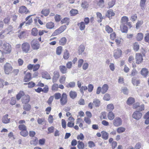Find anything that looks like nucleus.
Masks as SVG:
<instances>
[{
  "mask_svg": "<svg viewBox=\"0 0 149 149\" xmlns=\"http://www.w3.org/2000/svg\"><path fill=\"white\" fill-rule=\"evenodd\" d=\"M66 42V38L65 37H63L59 40V44L61 45H64L65 44Z\"/></svg>",
  "mask_w": 149,
  "mask_h": 149,
  "instance_id": "b1692460",
  "label": "nucleus"
},
{
  "mask_svg": "<svg viewBox=\"0 0 149 149\" xmlns=\"http://www.w3.org/2000/svg\"><path fill=\"white\" fill-rule=\"evenodd\" d=\"M102 138L104 140H107L108 138V134L105 131H102L101 132Z\"/></svg>",
  "mask_w": 149,
  "mask_h": 149,
  "instance_id": "5701e85b",
  "label": "nucleus"
},
{
  "mask_svg": "<svg viewBox=\"0 0 149 149\" xmlns=\"http://www.w3.org/2000/svg\"><path fill=\"white\" fill-rule=\"evenodd\" d=\"M85 47L83 45H81L78 48L79 53L81 54L85 50Z\"/></svg>",
  "mask_w": 149,
  "mask_h": 149,
  "instance_id": "2f4dec72",
  "label": "nucleus"
},
{
  "mask_svg": "<svg viewBox=\"0 0 149 149\" xmlns=\"http://www.w3.org/2000/svg\"><path fill=\"white\" fill-rule=\"evenodd\" d=\"M98 5L101 8H102L104 6V0H99L98 2Z\"/></svg>",
  "mask_w": 149,
  "mask_h": 149,
  "instance_id": "bf43d9fd",
  "label": "nucleus"
},
{
  "mask_svg": "<svg viewBox=\"0 0 149 149\" xmlns=\"http://www.w3.org/2000/svg\"><path fill=\"white\" fill-rule=\"evenodd\" d=\"M22 51L24 53H28L30 49V45L27 42L23 43L21 45Z\"/></svg>",
  "mask_w": 149,
  "mask_h": 149,
  "instance_id": "7ed1b4c3",
  "label": "nucleus"
},
{
  "mask_svg": "<svg viewBox=\"0 0 149 149\" xmlns=\"http://www.w3.org/2000/svg\"><path fill=\"white\" fill-rule=\"evenodd\" d=\"M85 23L83 22H82L79 24L78 26L81 30L82 31L85 28Z\"/></svg>",
  "mask_w": 149,
  "mask_h": 149,
  "instance_id": "79ce46f5",
  "label": "nucleus"
},
{
  "mask_svg": "<svg viewBox=\"0 0 149 149\" xmlns=\"http://www.w3.org/2000/svg\"><path fill=\"white\" fill-rule=\"evenodd\" d=\"M93 104L96 107H99L100 104V101L99 100L95 99L93 100Z\"/></svg>",
  "mask_w": 149,
  "mask_h": 149,
  "instance_id": "58836bf2",
  "label": "nucleus"
},
{
  "mask_svg": "<svg viewBox=\"0 0 149 149\" xmlns=\"http://www.w3.org/2000/svg\"><path fill=\"white\" fill-rule=\"evenodd\" d=\"M37 142L38 139L36 138L31 141H30V143L31 145H33L34 146H36L37 143Z\"/></svg>",
  "mask_w": 149,
  "mask_h": 149,
  "instance_id": "0e129e2a",
  "label": "nucleus"
},
{
  "mask_svg": "<svg viewBox=\"0 0 149 149\" xmlns=\"http://www.w3.org/2000/svg\"><path fill=\"white\" fill-rule=\"evenodd\" d=\"M61 33L58 29L55 30L54 31L53 33L51 36H55L58 35Z\"/></svg>",
  "mask_w": 149,
  "mask_h": 149,
  "instance_id": "052dcab7",
  "label": "nucleus"
},
{
  "mask_svg": "<svg viewBox=\"0 0 149 149\" xmlns=\"http://www.w3.org/2000/svg\"><path fill=\"white\" fill-rule=\"evenodd\" d=\"M122 54V51L120 49H117L114 51L113 56L115 58H120Z\"/></svg>",
  "mask_w": 149,
  "mask_h": 149,
  "instance_id": "39448f33",
  "label": "nucleus"
},
{
  "mask_svg": "<svg viewBox=\"0 0 149 149\" xmlns=\"http://www.w3.org/2000/svg\"><path fill=\"white\" fill-rule=\"evenodd\" d=\"M132 82L134 85L136 86H137L140 84L139 80L135 77H133L132 78Z\"/></svg>",
  "mask_w": 149,
  "mask_h": 149,
  "instance_id": "a211bd4d",
  "label": "nucleus"
},
{
  "mask_svg": "<svg viewBox=\"0 0 149 149\" xmlns=\"http://www.w3.org/2000/svg\"><path fill=\"white\" fill-rule=\"evenodd\" d=\"M18 127L19 129L21 131L26 130L27 129L26 126L24 124L19 125Z\"/></svg>",
  "mask_w": 149,
  "mask_h": 149,
  "instance_id": "8fccbe9b",
  "label": "nucleus"
},
{
  "mask_svg": "<svg viewBox=\"0 0 149 149\" xmlns=\"http://www.w3.org/2000/svg\"><path fill=\"white\" fill-rule=\"evenodd\" d=\"M58 85L56 83L54 84L52 86V90L53 91H58Z\"/></svg>",
  "mask_w": 149,
  "mask_h": 149,
  "instance_id": "4c0bfd02",
  "label": "nucleus"
},
{
  "mask_svg": "<svg viewBox=\"0 0 149 149\" xmlns=\"http://www.w3.org/2000/svg\"><path fill=\"white\" fill-rule=\"evenodd\" d=\"M4 70L5 73L8 74L12 72L13 68L10 63H7L4 66Z\"/></svg>",
  "mask_w": 149,
  "mask_h": 149,
  "instance_id": "f03ea898",
  "label": "nucleus"
},
{
  "mask_svg": "<svg viewBox=\"0 0 149 149\" xmlns=\"http://www.w3.org/2000/svg\"><path fill=\"white\" fill-rule=\"evenodd\" d=\"M70 96L72 99L75 98L77 96V93L73 91H71L69 93Z\"/></svg>",
  "mask_w": 149,
  "mask_h": 149,
  "instance_id": "7c9ffc66",
  "label": "nucleus"
},
{
  "mask_svg": "<svg viewBox=\"0 0 149 149\" xmlns=\"http://www.w3.org/2000/svg\"><path fill=\"white\" fill-rule=\"evenodd\" d=\"M110 96L109 95L108 93L105 94L103 97L104 100L106 101H109L110 100Z\"/></svg>",
  "mask_w": 149,
  "mask_h": 149,
  "instance_id": "338daca9",
  "label": "nucleus"
},
{
  "mask_svg": "<svg viewBox=\"0 0 149 149\" xmlns=\"http://www.w3.org/2000/svg\"><path fill=\"white\" fill-rule=\"evenodd\" d=\"M24 84L26 85L28 84V87L29 88H32L35 85V84L32 81L30 82L29 83H24Z\"/></svg>",
  "mask_w": 149,
  "mask_h": 149,
  "instance_id": "5fc2aeb1",
  "label": "nucleus"
},
{
  "mask_svg": "<svg viewBox=\"0 0 149 149\" xmlns=\"http://www.w3.org/2000/svg\"><path fill=\"white\" fill-rule=\"evenodd\" d=\"M108 117L109 120H112L114 118V115L112 111L109 112L108 114Z\"/></svg>",
  "mask_w": 149,
  "mask_h": 149,
  "instance_id": "37998d69",
  "label": "nucleus"
},
{
  "mask_svg": "<svg viewBox=\"0 0 149 149\" xmlns=\"http://www.w3.org/2000/svg\"><path fill=\"white\" fill-rule=\"evenodd\" d=\"M143 34L142 33H139L137 35L136 39L138 41H141L143 38Z\"/></svg>",
  "mask_w": 149,
  "mask_h": 149,
  "instance_id": "f704fd0d",
  "label": "nucleus"
},
{
  "mask_svg": "<svg viewBox=\"0 0 149 149\" xmlns=\"http://www.w3.org/2000/svg\"><path fill=\"white\" fill-rule=\"evenodd\" d=\"M24 95V93L23 91H21L19 93L16 95V98L17 100H20L21 97Z\"/></svg>",
  "mask_w": 149,
  "mask_h": 149,
  "instance_id": "49530a36",
  "label": "nucleus"
},
{
  "mask_svg": "<svg viewBox=\"0 0 149 149\" xmlns=\"http://www.w3.org/2000/svg\"><path fill=\"white\" fill-rule=\"evenodd\" d=\"M66 28V26L65 25L61 26L58 29L61 33L63 32Z\"/></svg>",
  "mask_w": 149,
  "mask_h": 149,
  "instance_id": "69168bd1",
  "label": "nucleus"
},
{
  "mask_svg": "<svg viewBox=\"0 0 149 149\" xmlns=\"http://www.w3.org/2000/svg\"><path fill=\"white\" fill-rule=\"evenodd\" d=\"M3 51L0 50V62H3L5 59L4 56V54L10 53L11 50V45L9 43H4L2 47Z\"/></svg>",
  "mask_w": 149,
  "mask_h": 149,
  "instance_id": "f257e3e1",
  "label": "nucleus"
},
{
  "mask_svg": "<svg viewBox=\"0 0 149 149\" xmlns=\"http://www.w3.org/2000/svg\"><path fill=\"white\" fill-rule=\"evenodd\" d=\"M134 101V99L133 98L130 97L128 99L127 101V103L129 105H130L133 104Z\"/></svg>",
  "mask_w": 149,
  "mask_h": 149,
  "instance_id": "c756f323",
  "label": "nucleus"
},
{
  "mask_svg": "<svg viewBox=\"0 0 149 149\" xmlns=\"http://www.w3.org/2000/svg\"><path fill=\"white\" fill-rule=\"evenodd\" d=\"M114 108V106L112 104H110L107 105V110L109 112L112 111Z\"/></svg>",
  "mask_w": 149,
  "mask_h": 149,
  "instance_id": "473e14b6",
  "label": "nucleus"
},
{
  "mask_svg": "<svg viewBox=\"0 0 149 149\" xmlns=\"http://www.w3.org/2000/svg\"><path fill=\"white\" fill-rule=\"evenodd\" d=\"M109 88V86L107 84H104L101 88V93L102 94H104L106 93Z\"/></svg>",
  "mask_w": 149,
  "mask_h": 149,
  "instance_id": "dca6fc26",
  "label": "nucleus"
},
{
  "mask_svg": "<svg viewBox=\"0 0 149 149\" xmlns=\"http://www.w3.org/2000/svg\"><path fill=\"white\" fill-rule=\"evenodd\" d=\"M148 70L144 68L142 69L141 71V74L144 77H146L148 75Z\"/></svg>",
  "mask_w": 149,
  "mask_h": 149,
  "instance_id": "4be33fe9",
  "label": "nucleus"
},
{
  "mask_svg": "<svg viewBox=\"0 0 149 149\" xmlns=\"http://www.w3.org/2000/svg\"><path fill=\"white\" fill-rule=\"evenodd\" d=\"M31 15L28 16L26 18V20L28 21L26 22V24L27 25H29L32 22V18L31 17Z\"/></svg>",
  "mask_w": 149,
  "mask_h": 149,
  "instance_id": "c9c22d12",
  "label": "nucleus"
},
{
  "mask_svg": "<svg viewBox=\"0 0 149 149\" xmlns=\"http://www.w3.org/2000/svg\"><path fill=\"white\" fill-rule=\"evenodd\" d=\"M143 118L146 119L145 123L146 125L149 124V111L146 113L143 116Z\"/></svg>",
  "mask_w": 149,
  "mask_h": 149,
  "instance_id": "f3484780",
  "label": "nucleus"
},
{
  "mask_svg": "<svg viewBox=\"0 0 149 149\" xmlns=\"http://www.w3.org/2000/svg\"><path fill=\"white\" fill-rule=\"evenodd\" d=\"M30 97L28 95H25L22 99L23 103L26 104L28 103L30 101Z\"/></svg>",
  "mask_w": 149,
  "mask_h": 149,
  "instance_id": "ddd939ff",
  "label": "nucleus"
},
{
  "mask_svg": "<svg viewBox=\"0 0 149 149\" xmlns=\"http://www.w3.org/2000/svg\"><path fill=\"white\" fill-rule=\"evenodd\" d=\"M105 30L109 33H111L113 31V29L109 26H106L105 27Z\"/></svg>",
  "mask_w": 149,
  "mask_h": 149,
  "instance_id": "603ef678",
  "label": "nucleus"
},
{
  "mask_svg": "<svg viewBox=\"0 0 149 149\" xmlns=\"http://www.w3.org/2000/svg\"><path fill=\"white\" fill-rule=\"evenodd\" d=\"M12 30V27L11 26H9L7 28L5 29V30L3 31H4V33L6 32V34H10Z\"/></svg>",
  "mask_w": 149,
  "mask_h": 149,
  "instance_id": "c85d7f7f",
  "label": "nucleus"
},
{
  "mask_svg": "<svg viewBox=\"0 0 149 149\" xmlns=\"http://www.w3.org/2000/svg\"><path fill=\"white\" fill-rule=\"evenodd\" d=\"M59 69L60 72L63 74L66 73L67 72V68L65 66L61 65L59 67Z\"/></svg>",
  "mask_w": 149,
  "mask_h": 149,
  "instance_id": "9b49d317",
  "label": "nucleus"
},
{
  "mask_svg": "<svg viewBox=\"0 0 149 149\" xmlns=\"http://www.w3.org/2000/svg\"><path fill=\"white\" fill-rule=\"evenodd\" d=\"M136 63L139 64L142 62L143 60V56L140 53H136Z\"/></svg>",
  "mask_w": 149,
  "mask_h": 149,
  "instance_id": "423d86ee",
  "label": "nucleus"
},
{
  "mask_svg": "<svg viewBox=\"0 0 149 149\" xmlns=\"http://www.w3.org/2000/svg\"><path fill=\"white\" fill-rule=\"evenodd\" d=\"M106 15L107 17H110L114 16L115 15V13L112 10L110 9L107 11Z\"/></svg>",
  "mask_w": 149,
  "mask_h": 149,
  "instance_id": "bb28decb",
  "label": "nucleus"
},
{
  "mask_svg": "<svg viewBox=\"0 0 149 149\" xmlns=\"http://www.w3.org/2000/svg\"><path fill=\"white\" fill-rule=\"evenodd\" d=\"M115 4V1L114 0H111L109 1L108 3V8H110L112 7Z\"/></svg>",
  "mask_w": 149,
  "mask_h": 149,
  "instance_id": "3c124183",
  "label": "nucleus"
},
{
  "mask_svg": "<svg viewBox=\"0 0 149 149\" xmlns=\"http://www.w3.org/2000/svg\"><path fill=\"white\" fill-rule=\"evenodd\" d=\"M66 79L65 75H62L61 76L59 79V81L60 83L63 84L65 83Z\"/></svg>",
  "mask_w": 149,
  "mask_h": 149,
  "instance_id": "a19ab883",
  "label": "nucleus"
},
{
  "mask_svg": "<svg viewBox=\"0 0 149 149\" xmlns=\"http://www.w3.org/2000/svg\"><path fill=\"white\" fill-rule=\"evenodd\" d=\"M60 103L62 105H64L66 104L68 102L67 96L66 94L63 93L60 100Z\"/></svg>",
  "mask_w": 149,
  "mask_h": 149,
  "instance_id": "20e7f679",
  "label": "nucleus"
},
{
  "mask_svg": "<svg viewBox=\"0 0 149 149\" xmlns=\"http://www.w3.org/2000/svg\"><path fill=\"white\" fill-rule=\"evenodd\" d=\"M139 44L137 42H135L134 45V50L137 51L139 49Z\"/></svg>",
  "mask_w": 149,
  "mask_h": 149,
  "instance_id": "e2e57ef3",
  "label": "nucleus"
},
{
  "mask_svg": "<svg viewBox=\"0 0 149 149\" xmlns=\"http://www.w3.org/2000/svg\"><path fill=\"white\" fill-rule=\"evenodd\" d=\"M59 76L60 75L59 72H56L55 73L52 78L53 82H56L58 79Z\"/></svg>",
  "mask_w": 149,
  "mask_h": 149,
  "instance_id": "6ab92c4d",
  "label": "nucleus"
},
{
  "mask_svg": "<svg viewBox=\"0 0 149 149\" xmlns=\"http://www.w3.org/2000/svg\"><path fill=\"white\" fill-rule=\"evenodd\" d=\"M77 147L79 149H84V143L80 141H78Z\"/></svg>",
  "mask_w": 149,
  "mask_h": 149,
  "instance_id": "a878e982",
  "label": "nucleus"
},
{
  "mask_svg": "<svg viewBox=\"0 0 149 149\" xmlns=\"http://www.w3.org/2000/svg\"><path fill=\"white\" fill-rule=\"evenodd\" d=\"M113 125L116 127L120 126L122 124V120L119 117H116L113 120Z\"/></svg>",
  "mask_w": 149,
  "mask_h": 149,
  "instance_id": "0eeeda50",
  "label": "nucleus"
},
{
  "mask_svg": "<svg viewBox=\"0 0 149 149\" xmlns=\"http://www.w3.org/2000/svg\"><path fill=\"white\" fill-rule=\"evenodd\" d=\"M42 77L47 79H50L51 78L49 74L47 72H45L42 74Z\"/></svg>",
  "mask_w": 149,
  "mask_h": 149,
  "instance_id": "ea45409f",
  "label": "nucleus"
},
{
  "mask_svg": "<svg viewBox=\"0 0 149 149\" xmlns=\"http://www.w3.org/2000/svg\"><path fill=\"white\" fill-rule=\"evenodd\" d=\"M75 83L74 82L72 81L69 82L66 86L67 88H73L75 87Z\"/></svg>",
  "mask_w": 149,
  "mask_h": 149,
  "instance_id": "de8ad7c7",
  "label": "nucleus"
},
{
  "mask_svg": "<svg viewBox=\"0 0 149 149\" xmlns=\"http://www.w3.org/2000/svg\"><path fill=\"white\" fill-rule=\"evenodd\" d=\"M146 0H140V5L141 8L142 10H144L146 6Z\"/></svg>",
  "mask_w": 149,
  "mask_h": 149,
  "instance_id": "aec40b11",
  "label": "nucleus"
},
{
  "mask_svg": "<svg viewBox=\"0 0 149 149\" xmlns=\"http://www.w3.org/2000/svg\"><path fill=\"white\" fill-rule=\"evenodd\" d=\"M62 47L61 46L58 47L56 49V53L58 55H60L62 52Z\"/></svg>",
  "mask_w": 149,
  "mask_h": 149,
  "instance_id": "09e8293b",
  "label": "nucleus"
},
{
  "mask_svg": "<svg viewBox=\"0 0 149 149\" xmlns=\"http://www.w3.org/2000/svg\"><path fill=\"white\" fill-rule=\"evenodd\" d=\"M23 109L26 111H29L31 109V106L29 104H25L23 106Z\"/></svg>",
  "mask_w": 149,
  "mask_h": 149,
  "instance_id": "a18cd8bd",
  "label": "nucleus"
},
{
  "mask_svg": "<svg viewBox=\"0 0 149 149\" xmlns=\"http://www.w3.org/2000/svg\"><path fill=\"white\" fill-rule=\"evenodd\" d=\"M125 130V128L123 127H118L116 130L118 133H121L124 132Z\"/></svg>",
  "mask_w": 149,
  "mask_h": 149,
  "instance_id": "c03bdc74",
  "label": "nucleus"
},
{
  "mask_svg": "<svg viewBox=\"0 0 149 149\" xmlns=\"http://www.w3.org/2000/svg\"><path fill=\"white\" fill-rule=\"evenodd\" d=\"M46 27L49 29H52L54 27V23L52 22L47 23L46 25Z\"/></svg>",
  "mask_w": 149,
  "mask_h": 149,
  "instance_id": "412c9836",
  "label": "nucleus"
},
{
  "mask_svg": "<svg viewBox=\"0 0 149 149\" xmlns=\"http://www.w3.org/2000/svg\"><path fill=\"white\" fill-rule=\"evenodd\" d=\"M120 30L122 32L127 33L128 31V28L125 24H121Z\"/></svg>",
  "mask_w": 149,
  "mask_h": 149,
  "instance_id": "4468645a",
  "label": "nucleus"
},
{
  "mask_svg": "<svg viewBox=\"0 0 149 149\" xmlns=\"http://www.w3.org/2000/svg\"><path fill=\"white\" fill-rule=\"evenodd\" d=\"M26 35V33L24 31L21 32L18 35V37L20 38H22L24 37Z\"/></svg>",
  "mask_w": 149,
  "mask_h": 149,
  "instance_id": "13d9d810",
  "label": "nucleus"
},
{
  "mask_svg": "<svg viewBox=\"0 0 149 149\" xmlns=\"http://www.w3.org/2000/svg\"><path fill=\"white\" fill-rule=\"evenodd\" d=\"M55 99L56 100L59 99L61 97V95L60 93H56L54 95Z\"/></svg>",
  "mask_w": 149,
  "mask_h": 149,
  "instance_id": "774afa93",
  "label": "nucleus"
},
{
  "mask_svg": "<svg viewBox=\"0 0 149 149\" xmlns=\"http://www.w3.org/2000/svg\"><path fill=\"white\" fill-rule=\"evenodd\" d=\"M38 33V31L36 28H33L31 30V33L32 35L33 36H36L37 35Z\"/></svg>",
  "mask_w": 149,
  "mask_h": 149,
  "instance_id": "e433bc0d",
  "label": "nucleus"
},
{
  "mask_svg": "<svg viewBox=\"0 0 149 149\" xmlns=\"http://www.w3.org/2000/svg\"><path fill=\"white\" fill-rule=\"evenodd\" d=\"M121 92L124 94H127L128 93V89L125 87H123L122 88Z\"/></svg>",
  "mask_w": 149,
  "mask_h": 149,
  "instance_id": "4d7b16f0",
  "label": "nucleus"
},
{
  "mask_svg": "<svg viewBox=\"0 0 149 149\" xmlns=\"http://www.w3.org/2000/svg\"><path fill=\"white\" fill-rule=\"evenodd\" d=\"M31 44L32 48L34 49H38L39 48L40 44L37 40H33L31 42Z\"/></svg>",
  "mask_w": 149,
  "mask_h": 149,
  "instance_id": "6e6552de",
  "label": "nucleus"
},
{
  "mask_svg": "<svg viewBox=\"0 0 149 149\" xmlns=\"http://www.w3.org/2000/svg\"><path fill=\"white\" fill-rule=\"evenodd\" d=\"M70 54L68 52V50L66 49L65 50V52L64 53L63 57L65 59L67 60L69 57Z\"/></svg>",
  "mask_w": 149,
  "mask_h": 149,
  "instance_id": "72a5a7b5",
  "label": "nucleus"
},
{
  "mask_svg": "<svg viewBox=\"0 0 149 149\" xmlns=\"http://www.w3.org/2000/svg\"><path fill=\"white\" fill-rule=\"evenodd\" d=\"M49 13V9H43L41 11V13L45 16H47Z\"/></svg>",
  "mask_w": 149,
  "mask_h": 149,
  "instance_id": "cd10ccee",
  "label": "nucleus"
},
{
  "mask_svg": "<svg viewBox=\"0 0 149 149\" xmlns=\"http://www.w3.org/2000/svg\"><path fill=\"white\" fill-rule=\"evenodd\" d=\"M128 21V18L126 16H123L121 18V24H125Z\"/></svg>",
  "mask_w": 149,
  "mask_h": 149,
  "instance_id": "393cba45",
  "label": "nucleus"
},
{
  "mask_svg": "<svg viewBox=\"0 0 149 149\" xmlns=\"http://www.w3.org/2000/svg\"><path fill=\"white\" fill-rule=\"evenodd\" d=\"M81 7L83 8H88V4L87 2L86 1H84L82 2L81 4Z\"/></svg>",
  "mask_w": 149,
  "mask_h": 149,
  "instance_id": "680f3d73",
  "label": "nucleus"
},
{
  "mask_svg": "<svg viewBox=\"0 0 149 149\" xmlns=\"http://www.w3.org/2000/svg\"><path fill=\"white\" fill-rule=\"evenodd\" d=\"M20 133L22 136L24 137L27 136L28 134V132L26 130H22Z\"/></svg>",
  "mask_w": 149,
  "mask_h": 149,
  "instance_id": "6e6d98bb",
  "label": "nucleus"
},
{
  "mask_svg": "<svg viewBox=\"0 0 149 149\" xmlns=\"http://www.w3.org/2000/svg\"><path fill=\"white\" fill-rule=\"evenodd\" d=\"M142 114L138 111H135L132 115V117L134 119L138 120L142 117Z\"/></svg>",
  "mask_w": 149,
  "mask_h": 149,
  "instance_id": "1a4fd4ad",
  "label": "nucleus"
},
{
  "mask_svg": "<svg viewBox=\"0 0 149 149\" xmlns=\"http://www.w3.org/2000/svg\"><path fill=\"white\" fill-rule=\"evenodd\" d=\"M31 79V74L29 73H27L24 79V82H27L29 81Z\"/></svg>",
  "mask_w": 149,
  "mask_h": 149,
  "instance_id": "2eb2a0df",
  "label": "nucleus"
},
{
  "mask_svg": "<svg viewBox=\"0 0 149 149\" xmlns=\"http://www.w3.org/2000/svg\"><path fill=\"white\" fill-rule=\"evenodd\" d=\"M78 13L77 10L72 9L70 11V13L72 16H74Z\"/></svg>",
  "mask_w": 149,
  "mask_h": 149,
  "instance_id": "864d4df0",
  "label": "nucleus"
},
{
  "mask_svg": "<svg viewBox=\"0 0 149 149\" xmlns=\"http://www.w3.org/2000/svg\"><path fill=\"white\" fill-rule=\"evenodd\" d=\"M8 115L7 114H6L3 116L2 118V122L5 124H8L10 123V118L8 117Z\"/></svg>",
  "mask_w": 149,
  "mask_h": 149,
  "instance_id": "9d476101",
  "label": "nucleus"
},
{
  "mask_svg": "<svg viewBox=\"0 0 149 149\" xmlns=\"http://www.w3.org/2000/svg\"><path fill=\"white\" fill-rule=\"evenodd\" d=\"M19 12L21 13H25L27 14L29 12V11L27 10V8L25 6H22L20 7Z\"/></svg>",
  "mask_w": 149,
  "mask_h": 149,
  "instance_id": "f8f14e48",
  "label": "nucleus"
}]
</instances>
